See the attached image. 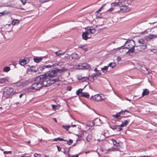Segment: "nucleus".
<instances>
[{
    "mask_svg": "<svg viewBox=\"0 0 157 157\" xmlns=\"http://www.w3.org/2000/svg\"><path fill=\"white\" fill-rule=\"evenodd\" d=\"M36 82L33 84L32 85V87L33 89L38 90H39L41 87V86L40 83L38 81H36Z\"/></svg>",
    "mask_w": 157,
    "mask_h": 157,
    "instance_id": "obj_8",
    "label": "nucleus"
},
{
    "mask_svg": "<svg viewBox=\"0 0 157 157\" xmlns=\"http://www.w3.org/2000/svg\"><path fill=\"white\" fill-rule=\"evenodd\" d=\"M61 52V51L60 50H59L55 52V54L56 56H59L60 55H61L62 54V53H60Z\"/></svg>",
    "mask_w": 157,
    "mask_h": 157,
    "instance_id": "obj_40",
    "label": "nucleus"
},
{
    "mask_svg": "<svg viewBox=\"0 0 157 157\" xmlns=\"http://www.w3.org/2000/svg\"><path fill=\"white\" fill-rule=\"evenodd\" d=\"M111 6L114 8V10L116 9V7L118 6L117 4V2L115 1L114 2H112L111 4Z\"/></svg>",
    "mask_w": 157,
    "mask_h": 157,
    "instance_id": "obj_26",
    "label": "nucleus"
},
{
    "mask_svg": "<svg viewBox=\"0 0 157 157\" xmlns=\"http://www.w3.org/2000/svg\"><path fill=\"white\" fill-rule=\"evenodd\" d=\"M137 47H139V48L140 49V51L146 49L147 47L146 44H144L142 45L138 46H137Z\"/></svg>",
    "mask_w": 157,
    "mask_h": 157,
    "instance_id": "obj_21",
    "label": "nucleus"
},
{
    "mask_svg": "<svg viewBox=\"0 0 157 157\" xmlns=\"http://www.w3.org/2000/svg\"><path fill=\"white\" fill-rule=\"evenodd\" d=\"M112 141L114 145L117 147H118L119 146V143H117L116 140L113 139Z\"/></svg>",
    "mask_w": 157,
    "mask_h": 157,
    "instance_id": "obj_33",
    "label": "nucleus"
},
{
    "mask_svg": "<svg viewBox=\"0 0 157 157\" xmlns=\"http://www.w3.org/2000/svg\"><path fill=\"white\" fill-rule=\"evenodd\" d=\"M23 96V94H21L20 95H19V97L20 98H21L22 97V96Z\"/></svg>",
    "mask_w": 157,
    "mask_h": 157,
    "instance_id": "obj_58",
    "label": "nucleus"
},
{
    "mask_svg": "<svg viewBox=\"0 0 157 157\" xmlns=\"http://www.w3.org/2000/svg\"><path fill=\"white\" fill-rule=\"evenodd\" d=\"M147 33V31H145L144 32V33Z\"/></svg>",
    "mask_w": 157,
    "mask_h": 157,
    "instance_id": "obj_64",
    "label": "nucleus"
},
{
    "mask_svg": "<svg viewBox=\"0 0 157 157\" xmlns=\"http://www.w3.org/2000/svg\"><path fill=\"white\" fill-rule=\"evenodd\" d=\"M67 70V69L65 68L61 69L53 70L48 74V75H47V76L49 77L50 78V77H54L56 74L57 72L61 73L63 71H66Z\"/></svg>",
    "mask_w": 157,
    "mask_h": 157,
    "instance_id": "obj_5",
    "label": "nucleus"
},
{
    "mask_svg": "<svg viewBox=\"0 0 157 157\" xmlns=\"http://www.w3.org/2000/svg\"><path fill=\"white\" fill-rule=\"evenodd\" d=\"M90 152V151H86L85 152V153L86 154H87Z\"/></svg>",
    "mask_w": 157,
    "mask_h": 157,
    "instance_id": "obj_59",
    "label": "nucleus"
},
{
    "mask_svg": "<svg viewBox=\"0 0 157 157\" xmlns=\"http://www.w3.org/2000/svg\"><path fill=\"white\" fill-rule=\"evenodd\" d=\"M17 93L16 92L13 91V89L12 88L6 87L4 89L3 96L6 98H8Z\"/></svg>",
    "mask_w": 157,
    "mask_h": 157,
    "instance_id": "obj_2",
    "label": "nucleus"
},
{
    "mask_svg": "<svg viewBox=\"0 0 157 157\" xmlns=\"http://www.w3.org/2000/svg\"><path fill=\"white\" fill-rule=\"evenodd\" d=\"M113 117L119 119H120L122 118V117L119 114H115L113 115Z\"/></svg>",
    "mask_w": 157,
    "mask_h": 157,
    "instance_id": "obj_32",
    "label": "nucleus"
},
{
    "mask_svg": "<svg viewBox=\"0 0 157 157\" xmlns=\"http://www.w3.org/2000/svg\"><path fill=\"white\" fill-rule=\"evenodd\" d=\"M81 96L87 98H89L90 97V95L87 92H83L82 94L81 95Z\"/></svg>",
    "mask_w": 157,
    "mask_h": 157,
    "instance_id": "obj_22",
    "label": "nucleus"
},
{
    "mask_svg": "<svg viewBox=\"0 0 157 157\" xmlns=\"http://www.w3.org/2000/svg\"><path fill=\"white\" fill-rule=\"evenodd\" d=\"M130 10V8L128 6L124 5L123 6H122L121 7L120 9V10H118L117 11H120L122 13H124L127 12H128Z\"/></svg>",
    "mask_w": 157,
    "mask_h": 157,
    "instance_id": "obj_9",
    "label": "nucleus"
},
{
    "mask_svg": "<svg viewBox=\"0 0 157 157\" xmlns=\"http://www.w3.org/2000/svg\"><path fill=\"white\" fill-rule=\"evenodd\" d=\"M6 78H0V85L2 84H3L6 81Z\"/></svg>",
    "mask_w": 157,
    "mask_h": 157,
    "instance_id": "obj_29",
    "label": "nucleus"
},
{
    "mask_svg": "<svg viewBox=\"0 0 157 157\" xmlns=\"http://www.w3.org/2000/svg\"><path fill=\"white\" fill-rule=\"evenodd\" d=\"M129 113V112L128 111L125 109L124 110H121V111L118 113L119 114H121L123 115L125 114L126 113Z\"/></svg>",
    "mask_w": 157,
    "mask_h": 157,
    "instance_id": "obj_27",
    "label": "nucleus"
},
{
    "mask_svg": "<svg viewBox=\"0 0 157 157\" xmlns=\"http://www.w3.org/2000/svg\"><path fill=\"white\" fill-rule=\"evenodd\" d=\"M85 30L87 31H89V32L92 34H94L96 32V30L94 28L90 26H88L86 28Z\"/></svg>",
    "mask_w": 157,
    "mask_h": 157,
    "instance_id": "obj_11",
    "label": "nucleus"
},
{
    "mask_svg": "<svg viewBox=\"0 0 157 157\" xmlns=\"http://www.w3.org/2000/svg\"><path fill=\"white\" fill-rule=\"evenodd\" d=\"M74 68L76 69L84 70L90 67V66L86 63H81L74 66Z\"/></svg>",
    "mask_w": 157,
    "mask_h": 157,
    "instance_id": "obj_4",
    "label": "nucleus"
},
{
    "mask_svg": "<svg viewBox=\"0 0 157 157\" xmlns=\"http://www.w3.org/2000/svg\"><path fill=\"white\" fill-rule=\"evenodd\" d=\"M30 70L32 72H36V70L34 66H32L31 67Z\"/></svg>",
    "mask_w": 157,
    "mask_h": 157,
    "instance_id": "obj_35",
    "label": "nucleus"
},
{
    "mask_svg": "<svg viewBox=\"0 0 157 157\" xmlns=\"http://www.w3.org/2000/svg\"><path fill=\"white\" fill-rule=\"evenodd\" d=\"M4 153L6 154H11V151H4Z\"/></svg>",
    "mask_w": 157,
    "mask_h": 157,
    "instance_id": "obj_50",
    "label": "nucleus"
},
{
    "mask_svg": "<svg viewBox=\"0 0 157 157\" xmlns=\"http://www.w3.org/2000/svg\"><path fill=\"white\" fill-rule=\"evenodd\" d=\"M121 60V58L120 57H118L117 58V60L118 61H120Z\"/></svg>",
    "mask_w": 157,
    "mask_h": 157,
    "instance_id": "obj_53",
    "label": "nucleus"
},
{
    "mask_svg": "<svg viewBox=\"0 0 157 157\" xmlns=\"http://www.w3.org/2000/svg\"><path fill=\"white\" fill-rule=\"evenodd\" d=\"M94 124L96 126H100L101 125V119L98 118L95 119L94 120Z\"/></svg>",
    "mask_w": 157,
    "mask_h": 157,
    "instance_id": "obj_13",
    "label": "nucleus"
},
{
    "mask_svg": "<svg viewBox=\"0 0 157 157\" xmlns=\"http://www.w3.org/2000/svg\"><path fill=\"white\" fill-rule=\"evenodd\" d=\"M94 71H95L96 72H97L98 71V69L97 68H95L94 69Z\"/></svg>",
    "mask_w": 157,
    "mask_h": 157,
    "instance_id": "obj_56",
    "label": "nucleus"
},
{
    "mask_svg": "<svg viewBox=\"0 0 157 157\" xmlns=\"http://www.w3.org/2000/svg\"><path fill=\"white\" fill-rule=\"evenodd\" d=\"M27 63V60L24 59L22 60H20L19 61V64L23 66Z\"/></svg>",
    "mask_w": 157,
    "mask_h": 157,
    "instance_id": "obj_15",
    "label": "nucleus"
},
{
    "mask_svg": "<svg viewBox=\"0 0 157 157\" xmlns=\"http://www.w3.org/2000/svg\"><path fill=\"white\" fill-rule=\"evenodd\" d=\"M66 142H67V144L70 145H71L73 143V141L71 139H70L68 141H67Z\"/></svg>",
    "mask_w": 157,
    "mask_h": 157,
    "instance_id": "obj_39",
    "label": "nucleus"
},
{
    "mask_svg": "<svg viewBox=\"0 0 157 157\" xmlns=\"http://www.w3.org/2000/svg\"><path fill=\"white\" fill-rule=\"evenodd\" d=\"M64 57L67 59H68L70 58V55L68 54H66L64 56Z\"/></svg>",
    "mask_w": 157,
    "mask_h": 157,
    "instance_id": "obj_42",
    "label": "nucleus"
},
{
    "mask_svg": "<svg viewBox=\"0 0 157 157\" xmlns=\"http://www.w3.org/2000/svg\"><path fill=\"white\" fill-rule=\"evenodd\" d=\"M113 151V149H109L108 150H107V152H109V151Z\"/></svg>",
    "mask_w": 157,
    "mask_h": 157,
    "instance_id": "obj_57",
    "label": "nucleus"
},
{
    "mask_svg": "<svg viewBox=\"0 0 157 157\" xmlns=\"http://www.w3.org/2000/svg\"><path fill=\"white\" fill-rule=\"evenodd\" d=\"M71 126L70 125H63V127L66 129L67 131H68L69 128H70Z\"/></svg>",
    "mask_w": 157,
    "mask_h": 157,
    "instance_id": "obj_38",
    "label": "nucleus"
},
{
    "mask_svg": "<svg viewBox=\"0 0 157 157\" xmlns=\"http://www.w3.org/2000/svg\"><path fill=\"white\" fill-rule=\"evenodd\" d=\"M21 157H29V156H21Z\"/></svg>",
    "mask_w": 157,
    "mask_h": 157,
    "instance_id": "obj_62",
    "label": "nucleus"
},
{
    "mask_svg": "<svg viewBox=\"0 0 157 157\" xmlns=\"http://www.w3.org/2000/svg\"><path fill=\"white\" fill-rule=\"evenodd\" d=\"M126 44H128L126 48L128 49V52L132 53L135 50L134 47L135 46V41L133 40H131L129 41H127L126 42Z\"/></svg>",
    "mask_w": 157,
    "mask_h": 157,
    "instance_id": "obj_3",
    "label": "nucleus"
},
{
    "mask_svg": "<svg viewBox=\"0 0 157 157\" xmlns=\"http://www.w3.org/2000/svg\"><path fill=\"white\" fill-rule=\"evenodd\" d=\"M19 23V20L17 19H14L12 21V24L13 25H18Z\"/></svg>",
    "mask_w": 157,
    "mask_h": 157,
    "instance_id": "obj_19",
    "label": "nucleus"
},
{
    "mask_svg": "<svg viewBox=\"0 0 157 157\" xmlns=\"http://www.w3.org/2000/svg\"><path fill=\"white\" fill-rule=\"evenodd\" d=\"M109 66H105L104 67L101 68V70L103 72H106L107 71Z\"/></svg>",
    "mask_w": 157,
    "mask_h": 157,
    "instance_id": "obj_31",
    "label": "nucleus"
},
{
    "mask_svg": "<svg viewBox=\"0 0 157 157\" xmlns=\"http://www.w3.org/2000/svg\"><path fill=\"white\" fill-rule=\"evenodd\" d=\"M72 89V87L71 86H68L67 87V89L68 91H71Z\"/></svg>",
    "mask_w": 157,
    "mask_h": 157,
    "instance_id": "obj_47",
    "label": "nucleus"
},
{
    "mask_svg": "<svg viewBox=\"0 0 157 157\" xmlns=\"http://www.w3.org/2000/svg\"><path fill=\"white\" fill-rule=\"evenodd\" d=\"M141 157H149V156H146L145 155H144V156H141Z\"/></svg>",
    "mask_w": 157,
    "mask_h": 157,
    "instance_id": "obj_61",
    "label": "nucleus"
},
{
    "mask_svg": "<svg viewBox=\"0 0 157 157\" xmlns=\"http://www.w3.org/2000/svg\"><path fill=\"white\" fill-rule=\"evenodd\" d=\"M151 51L154 53H157V50L155 49H152L150 50Z\"/></svg>",
    "mask_w": 157,
    "mask_h": 157,
    "instance_id": "obj_44",
    "label": "nucleus"
},
{
    "mask_svg": "<svg viewBox=\"0 0 157 157\" xmlns=\"http://www.w3.org/2000/svg\"><path fill=\"white\" fill-rule=\"evenodd\" d=\"M83 90V89H78L76 92V94L78 95L79 96L80 94L82 95V94L83 93L82 92Z\"/></svg>",
    "mask_w": 157,
    "mask_h": 157,
    "instance_id": "obj_24",
    "label": "nucleus"
},
{
    "mask_svg": "<svg viewBox=\"0 0 157 157\" xmlns=\"http://www.w3.org/2000/svg\"><path fill=\"white\" fill-rule=\"evenodd\" d=\"M49 1V0H40V2H47Z\"/></svg>",
    "mask_w": 157,
    "mask_h": 157,
    "instance_id": "obj_51",
    "label": "nucleus"
},
{
    "mask_svg": "<svg viewBox=\"0 0 157 157\" xmlns=\"http://www.w3.org/2000/svg\"><path fill=\"white\" fill-rule=\"evenodd\" d=\"M34 157H40V155L37 153H35L34 155Z\"/></svg>",
    "mask_w": 157,
    "mask_h": 157,
    "instance_id": "obj_43",
    "label": "nucleus"
},
{
    "mask_svg": "<svg viewBox=\"0 0 157 157\" xmlns=\"http://www.w3.org/2000/svg\"><path fill=\"white\" fill-rule=\"evenodd\" d=\"M52 109H56V105H52Z\"/></svg>",
    "mask_w": 157,
    "mask_h": 157,
    "instance_id": "obj_52",
    "label": "nucleus"
},
{
    "mask_svg": "<svg viewBox=\"0 0 157 157\" xmlns=\"http://www.w3.org/2000/svg\"><path fill=\"white\" fill-rule=\"evenodd\" d=\"M156 36L154 35H149L146 38V39L147 40H150L155 38Z\"/></svg>",
    "mask_w": 157,
    "mask_h": 157,
    "instance_id": "obj_23",
    "label": "nucleus"
},
{
    "mask_svg": "<svg viewBox=\"0 0 157 157\" xmlns=\"http://www.w3.org/2000/svg\"><path fill=\"white\" fill-rule=\"evenodd\" d=\"M58 140H60V141H64L65 142H66L67 141V140H64L63 138H61L59 137L55 138L53 140V141H57Z\"/></svg>",
    "mask_w": 157,
    "mask_h": 157,
    "instance_id": "obj_25",
    "label": "nucleus"
},
{
    "mask_svg": "<svg viewBox=\"0 0 157 157\" xmlns=\"http://www.w3.org/2000/svg\"><path fill=\"white\" fill-rule=\"evenodd\" d=\"M149 93V91L148 89H144L142 93V95L143 96L147 95Z\"/></svg>",
    "mask_w": 157,
    "mask_h": 157,
    "instance_id": "obj_20",
    "label": "nucleus"
},
{
    "mask_svg": "<svg viewBox=\"0 0 157 157\" xmlns=\"http://www.w3.org/2000/svg\"><path fill=\"white\" fill-rule=\"evenodd\" d=\"M116 66V64L114 62H112L109 63V67H111L112 68H114Z\"/></svg>",
    "mask_w": 157,
    "mask_h": 157,
    "instance_id": "obj_30",
    "label": "nucleus"
},
{
    "mask_svg": "<svg viewBox=\"0 0 157 157\" xmlns=\"http://www.w3.org/2000/svg\"><path fill=\"white\" fill-rule=\"evenodd\" d=\"M105 5L106 4H103L101 7L99 9V10L96 11V13H98L99 12L101 11V10H102L103 7L105 6Z\"/></svg>",
    "mask_w": 157,
    "mask_h": 157,
    "instance_id": "obj_36",
    "label": "nucleus"
},
{
    "mask_svg": "<svg viewBox=\"0 0 157 157\" xmlns=\"http://www.w3.org/2000/svg\"><path fill=\"white\" fill-rule=\"evenodd\" d=\"M125 0H119L117 2V4L118 6L120 8L122 6L125 5Z\"/></svg>",
    "mask_w": 157,
    "mask_h": 157,
    "instance_id": "obj_12",
    "label": "nucleus"
},
{
    "mask_svg": "<svg viewBox=\"0 0 157 157\" xmlns=\"http://www.w3.org/2000/svg\"><path fill=\"white\" fill-rule=\"evenodd\" d=\"M45 68H51L52 66L51 65H48L44 66Z\"/></svg>",
    "mask_w": 157,
    "mask_h": 157,
    "instance_id": "obj_48",
    "label": "nucleus"
},
{
    "mask_svg": "<svg viewBox=\"0 0 157 157\" xmlns=\"http://www.w3.org/2000/svg\"><path fill=\"white\" fill-rule=\"evenodd\" d=\"M129 122V120H125L124 121L122 124L120 125L121 127H125L127 126Z\"/></svg>",
    "mask_w": 157,
    "mask_h": 157,
    "instance_id": "obj_16",
    "label": "nucleus"
},
{
    "mask_svg": "<svg viewBox=\"0 0 157 157\" xmlns=\"http://www.w3.org/2000/svg\"><path fill=\"white\" fill-rule=\"evenodd\" d=\"M82 38L85 40H86L88 39L91 37V35L88 31H86L83 33L82 35Z\"/></svg>",
    "mask_w": 157,
    "mask_h": 157,
    "instance_id": "obj_10",
    "label": "nucleus"
},
{
    "mask_svg": "<svg viewBox=\"0 0 157 157\" xmlns=\"http://www.w3.org/2000/svg\"><path fill=\"white\" fill-rule=\"evenodd\" d=\"M23 5H25L26 2L27 0H20Z\"/></svg>",
    "mask_w": 157,
    "mask_h": 157,
    "instance_id": "obj_46",
    "label": "nucleus"
},
{
    "mask_svg": "<svg viewBox=\"0 0 157 157\" xmlns=\"http://www.w3.org/2000/svg\"><path fill=\"white\" fill-rule=\"evenodd\" d=\"M44 157H50V156L48 155H44Z\"/></svg>",
    "mask_w": 157,
    "mask_h": 157,
    "instance_id": "obj_60",
    "label": "nucleus"
},
{
    "mask_svg": "<svg viewBox=\"0 0 157 157\" xmlns=\"http://www.w3.org/2000/svg\"><path fill=\"white\" fill-rule=\"evenodd\" d=\"M86 124L87 126L89 127H92L94 124V121H87L86 122Z\"/></svg>",
    "mask_w": 157,
    "mask_h": 157,
    "instance_id": "obj_18",
    "label": "nucleus"
},
{
    "mask_svg": "<svg viewBox=\"0 0 157 157\" xmlns=\"http://www.w3.org/2000/svg\"><path fill=\"white\" fill-rule=\"evenodd\" d=\"M42 59H43L41 57L39 58L36 57L33 58L34 61L36 63H39L41 62L42 60Z\"/></svg>",
    "mask_w": 157,
    "mask_h": 157,
    "instance_id": "obj_17",
    "label": "nucleus"
},
{
    "mask_svg": "<svg viewBox=\"0 0 157 157\" xmlns=\"http://www.w3.org/2000/svg\"><path fill=\"white\" fill-rule=\"evenodd\" d=\"M78 154L76 155H72L71 156V157H78Z\"/></svg>",
    "mask_w": 157,
    "mask_h": 157,
    "instance_id": "obj_54",
    "label": "nucleus"
},
{
    "mask_svg": "<svg viewBox=\"0 0 157 157\" xmlns=\"http://www.w3.org/2000/svg\"><path fill=\"white\" fill-rule=\"evenodd\" d=\"M36 81H38L42 86H48L51 84L50 78L47 76V74L37 76L35 78Z\"/></svg>",
    "mask_w": 157,
    "mask_h": 157,
    "instance_id": "obj_1",
    "label": "nucleus"
},
{
    "mask_svg": "<svg viewBox=\"0 0 157 157\" xmlns=\"http://www.w3.org/2000/svg\"><path fill=\"white\" fill-rule=\"evenodd\" d=\"M138 42L140 44H144L145 43V41L142 38H141L139 40Z\"/></svg>",
    "mask_w": 157,
    "mask_h": 157,
    "instance_id": "obj_37",
    "label": "nucleus"
},
{
    "mask_svg": "<svg viewBox=\"0 0 157 157\" xmlns=\"http://www.w3.org/2000/svg\"><path fill=\"white\" fill-rule=\"evenodd\" d=\"M71 57L72 59H78L79 58V57L78 55L75 53H73L71 55Z\"/></svg>",
    "mask_w": 157,
    "mask_h": 157,
    "instance_id": "obj_14",
    "label": "nucleus"
},
{
    "mask_svg": "<svg viewBox=\"0 0 157 157\" xmlns=\"http://www.w3.org/2000/svg\"><path fill=\"white\" fill-rule=\"evenodd\" d=\"M83 46H81V45H80V46H78V47H79V48H82V49L83 50H84L85 51H88V49H87V48H82V47Z\"/></svg>",
    "mask_w": 157,
    "mask_h": 157,
    "instance_id": "obj_41",
    "label": "nucleus"
},
{
    "mask_svg": "<svg viewBox=\"0 0 157 157\" xmlns=\"http://www.w3.org/2000/svg\"><path fill=\"white\" fill-rule=\"evenodd\" d=\"M114 10V8H113L112 7L110 8L107 11L109 12H111Z\"/></svg>",
    "mask_w": 157,
    "mask_h": 157,
    "instance_id": "obj_45",
    "label": "nucleus"
},
{
    "mask_svg": "<svg viewBox=\"0 0 157 157\" xmlns=\"http://www.w3.org/2000/svg\"><path fill=\"white\" fill-rule=\"evenodd\" d=\"M11 70L10 67H5L3 69V71L5 72H8Z\"/></svg>",
    "mask_w": 157,
    "mask_h": 157,
    "instance_id": "obj_28",
    "label": "nucleus"
},
{
    "mask_svg": "<svg viewBox=\"0 0 157 157\" xmlns=\"http://www.w3.org/2000/svg\"><path fill=\"white\" fill-rule=\"evenodd\" d=\"M71 127H75L76 126V125L75 124H71V125L70 126Z\"/></svg>",
    "mask_w": 157,
    "mask_h": 157,
    "instance_id": "obj_55",
    "label": "nucleus"
},
{
    "mask_svg": "<svg viewBox=\"0 0 157 157\" xmlns=\"http://www.w3.org/2000/svg\"><path fill=\"white\" fill-rule=\"evenodd\" d=\"M90 99L91 100L96 101H101L104 100L102 96V94H99L91 96Z\"/></svg>",
    "mask_w": 157,
    "mask_h": 157,
    "instance_id": "obj_6",
    "label": "nucleus"
},
{
    "mask_svg": "<svg viewBox=\"0 0 157 157\" xmlns=\"http://www.w3.org/2000/svg\"><path fill=\"white\" fill-rule=\"evenodd\" d=\"M57 148L58 151H61V149H62L61 147H59L58 146H57Z\"/></svg>",
    "mask_w": 157,
    "mask_h": 157,
    "instance_id": "obj_49",
    "label": "nucleus"
},
{
    "mask_svg": "<svg viewBox=\"0 0 157 157\" xmlns=\"http://www.w3.org/2000/svg\"><path fill=\"white\" fill-rule=\"evenodd\" d=\"M54 119L55 120V121L56 122H57V121L56 120V118H54Z\"/></svg>",
    "mask_w": 157,
    "mask_h": 157,
    "instance_id": "obj_63",
    "label": "nucleus"
},
{
    "mask_svg": "<svg viewBox=\"0 0 157 157\" xmlns=\"http://www.w3.org/2000/svg\"><path fill=\"white\" fill-rule=\"evenodd\" d=\"M116 52L118 53H130L129 52H128V50H127V48L126 47H121L120 48H117L116 49Z\"/></svg>",
    "mask_w": 157,
    "mask_h": 157,
    "instance_id": "obj_7",
    "label": "nucleus"
},
{
    "mask_svg": "<svg viewBox=\"0 0 157 157\" xmlns=\"http://www.w3.org/2000/svg\"><path fill=\"white\" fill-rule=\"evenodd\" d=\"M121 126L118 125L116 126V127L114 128V129H117V131H120L122 130V128H120Z\"/></svg>",
    "mask_w": 157,
    "mask_h": 157,
    "instance_id": "obj_34",
    "label": "nucleus"
}]
</instances>
